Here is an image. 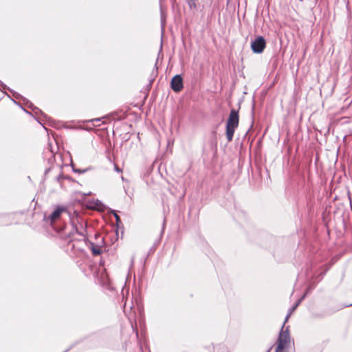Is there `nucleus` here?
<instances>
[{"label": "nucleus", "instance_id": "obj_1", "mask_svg": "<svg viewBox=\"0 0 352 352\" xmlns=\"http://www.w3.org/2000/svg\"><path fill=\"white\" fill-rule=\"evenodd\" d=\"M239 111L234 109H231L228 119L226 122V138L228 142H231L233 139L235 129L239 126Z\"/></svg>", "mask_w": 352, "mask_h": 352}, {"label": "nucleus", "instance_id": "obj_2", "mask_svg": "<svg viewBox=\"0 0 352 352\" xmlns=\"http://www.w3.org/2000/svg\"><path fill=\"white\" fill-rule=\"evenodd\" d=\"M72 223L73 229L76 231V233L80 236L78 239L80 241H85L87 239V222L81 217L77 215L75 219H72Z\"/></svg>", "mask_w": 352, "mask_h": 352}, {"label": "nucleus", "instance_id": "obj_3", "mask_svg": "<svg viewBox=\"0 0 352 352\" xmlns=\"http://www.w3.org/2000/svg\"><path fill=\"white\" fill-rule=\"evenodd\" d=\"M285 323L283 324L282 327V329L280 331L278 338L277 339L276 346H280L281 347L286 348L288 346L289 342H290V334L289 331V326L286 327L285 329H283L284 325Z\"/></svg>", "mask_w": 352, "mask_h": 352}, {"label": "nucleus", "instance_id": "obj_4", "mask_svg": "<svg viewBox=\"0 0 352 352\" xmlns=\"http://www.w3.org/2000/svg\"><path fill=\"white\" fill-rule=\"evenodd\" d=\"M266 46V41L263 36H259L255 38L251 44V49L254 53L261 54Z\"/></svg>", "mask_w": 352, "mask_h": 352}, {"label": "nucleus", "instance_id": "obj_5", "mask_svg": "<svg viewBox=\"0 0 352 352\" xmlns=\"http://www.w3.org/2000/svg\"><path fill=\"white\" fill-rule=\"evenodd\" d=\"M63 212H67L66 208L62 206H57V208L50 214H49V216L47 217L46 214H45L44 219L50 221L52 226L53 223L60 218V216Z\"/></svg>", "mask_w": 352, "mask_h": 352}, {"label": "nucleus", "instance_id": "obj_6", "mask_svg": "<svg viewBox=\"0 0 352 352\" xmlns=\"http://www.w3.org/2000/svg\"><path fill=\"white\" fill-rule=\"evenodd\" d=\"M170 87L175 92H179L183 89V78L181 75L177 74L173 77L170 81Z\"/></svg>", "mask_w": 352, "mask_h": 352}, {"label": "nucleus", "instance_id": "obj_7", "mask_svg": "<svg viewBox=\"0 0 352 352\" xmlns=\"http://www.w3.org/2000/svg\"><path fill=\"white\" fill-rule=\"evenodd\" d=\"M83 242L87 245V246L91 249L93 255L97 256L101 254V246L98 245H95L94 242H91L88 240L87 238L86 241H83Z\"/></svg>", "mask_w": 352, "mask_h": 352}, {"label": "nucleus", "instance_id": "obj_8", "mask_svg": "<svg viewBox=\"0 0 352 352\" xmlns=\"http://www.w3.org/2000/svg\"><path fill=\"white\" fill-rule=\"evenodd\" d=\"M308 292V291L299 299L298 300L296 303L289 309L288 314H287L284 323L287 322L291 314L298 307V306L300 304L302 299L305 298L306 294Z\"/></svg>", "mask_w": 352, "mask_h": 352}, {"label": "nucleus", "instance_id": "obj_9", "mask_svg": "<svg viewBox=\"0 0 352 352\" xmlns=\"http://www.w3.org/2000/svg\"><path fill=\"white\" fill-rule=\"evenodd\" d=\"M56 181L60 184L61 182V180L63 179H69V176H64L63 174H59L57 177H56Z\"/></svg>", "mask_w": 352, "mask_h": 352}, {"label": "nucleus", "instance_id": "obj_10", "mask_svg": "<svg viewBox=\"0 0 352 352\" xmlns=\"http://www.w3.org/2000/svg\"><path fill=\"white\" fill-rule=\"evenodd\" d=\"M111 212L113 214V216H114V217L116 219V221L117 225H119L120 223H121L122 221L120 219V217L116 213V212L115 210H113Z\"/></svg>", "mask_w": 352, "mask_h": 352}, {"label": "nucleus", "instance_id": "obj_11", "mask_svg": "<svg viewBox=\"0 0 352 352\" xmlns=\"http://www.w3.org/2000/svg\"><path fill=\"white\" fill-rule=\"evenodd\" d=\"M186 3L190 9L195 8L196 4L195 0H186Z\"/></svg>", "mask_w": 352, "mask_h": 352}, {"label": "nucleus", "instance_id": "obj_12", "mask_svg": "<svg viewBox=\"0 0 352 352\" xmlns=\"http://www.w3.org/2000/svg\"><path fill=\"white\" fill-rule=\"evenodd\" d=\"M161 23H162V26L163 28L165 24V15H164V13L162 8H161Z\"/></svg>", "mask_w": 352, "mask_h": 352}, {"label": "nucleus", "instance_id": "obj_13", "mask_svg": "<svg viewBox=\"0 0 352 352\" xmlns=\"http://www.w3.org/2000/svg\"><path fill=\"white\" fill-rule=\"evenodd\" d=\"M73 171L81 174L85 173L87 171V169L81 170L73 168Z\"/></svg>", "mask_w": 352, "mask_h": 352}, {"label": "nucleus", "instance_id": "obj_14", "mask_svg": "<svg viewBox=\"0 0 352 352\" xmlns=\"http://www.w3.org/2000/svg\"><path fill=\"white\" fill-rule=\"evenodd\" d=\"M68 245L69 246H71L73 249H74L76 248V245L74 244V239H71L69 241Z\"/></svg>", "mask_w": 352, "mask_h": 352}, {"label": "nucleus", "instance_id": "obj_15", "mask_svg": "<svg viewBox=\"0 0 352 352\" xmlns=\"http://www.w3.org/2000/svg\"><path fill=\"white\" fill-rule=\"evenodd\" d=\"M157 62H158V59L156 60V62H155V73H157Z\"/></svg>", "mask_w": 352, "mask_h": 352}, {"label": "nucleus", "instance_id": "obj_16", "mask_svg": "<svg viewBox=\"0 0 352 352\" xmlns=\"http://www.w3.org/2000/svg\"><path fill=\"white\" fill-rule=\"evenodd\" d=\"M115 170L117 171V172H121V169L119 168L117 166H115Z\"/></svg>", "mask_w": 352, "mask_h": 352}, {"label": "nucleus", "instance_id": "obj_17", "mask_svg": "<svg viewBox=\"0 0 352 352\" xmlns=\"http://www.w3.org/2000/svg\"><path fill=\"white\" fill-rule=\"evenodd\" d=\"M13 96H14L15 98H18V97L19 96V94L14 93V94H13Z\"/></svg>", "mask_w": 352, "mask_h": 352}, {"label": "nucleus", "instance_id": "obj_18", "mask_svg": "<svg viewBox=\"0 0 352 352\" xmlns=\"http://www.w3.org/2000/svg\"><path fill=\"white\" fill-rule=\"evenodd\" d=\"M95 121V122H99L100 121V118H96V119H94L93 120V122Z\"/></svg>", "mask_w": 352, "mask_h": 352}, {"label": "nucleus", "instance_id": "obj_19", "mask_svg": "<svg viewBox=\"0 0 352 352\" xmlns=\"http://www.w3.org/2000/svg\"><path fill=\"white\" fill-rule=\"evenodd\" d=\"M126 302L124 304V311H126Z\"/></svg>", "mask_w": 352, "mask_h": 352}, {"label": "nucleus", "instance_id": "obj_20", "mask_svg": "<svg viewBox=\"0 0 352 352\" xmlns=\"http://www.w3.org/2000/svg\"><path fill=\"white\" fill-rule=\"evenodd\" d=\"M28 107L29 108H32V104L30 102V105H28Z\"/></svg>", "mask_w": 352, "mask_h": 352}, {"label": "nucleus", "instance_id": "obj_21", "mask_svg": "<svg viewBox=\"0 0 352 352\" xmlns=\"http://www.w3.org/2000/svg\"><path fill=\"white\" fill-rule=\"evenodd\" d=\"M100 265H104V263H103L102 261H100Z\"/></svg>", "mask_w": 352, "mask_h": 352}, {"label": "nucleus", "instance_id": "obj_22", "mask_svg": "<svg viewBox=\"0 0 352 352\" xmlns=\"http://www.w3.org/2000/svg\"><path fill=\"white\" fill-rule=\"evenodd\" d=\"M24 111L28 113V114H30V112H28V111H27L26 109H24Z\"/></svg>", "mask_w": 352, "mask_h": 352}, {"label": "nucleus", "instance_id": "obj_23", "mask_svg": "<svg viewBox=\"0 0 352 352\" xmlns=\"http://www.w3.org/2000/svg\"><path fill=\"white\" fill-rule=\"evenodd\" d=\"M24 111L28 113V114H30V112H28V111H27L26 109H24Z\"/></svg>", "mask_w": 352, "mask_h": 352}, {"label": "nucleus", "instance_id": "obj_24", "mask_svg": "<svg viewBox=\"0 0 352 352\" xmlns=\"http://www.w3.org/2000/svg\"><path fill=\"white\" fill-rule=\"evenodd\" d=\"M24 111L28 113V114H30V112H28V111H27L26 109H24Z\"/></svg>", "mask_w": 352, "mask_h": 352}, {"label": "nucleus", "instance_id": "obj_25", "mask_svg": "<svg viewBox=\"0 0 352 352\" xmlns=\"http://www.w3.org/2000/svg\"><path fill=\"white\" fill-rule=\"evenodd\" d=\"M24 111L28 113V114H30V112H28V111H27L26 109H24Z\"/></svg>", "mask_w": 352, "mask_h": 352}, {"label": "nucleus", "instance_id": "obj_26", "mask_svg": "<svg viewBox=\"0 0 352 352\" xmlns=\"http://www.w3.org/2000/svg\"><path fill=\"white\" fill-rule=\"evenodd\" d=\"M272 347H270L266 352H270L271 351Z\"/></svg>", "mask_w": 352, "mask_h": 352}, {"label": "nucleus", "instance_id": "obj_27", "mask_svg": "<svg viewBox=\"0 0 352 352\" xmlns=\"http://www.w3.org/2000/svg\"><path fill=\"white\" fill-rule=\"evenodd\" d=\"M230 1H231V0H228V1H227V4H228V3H230Z\"/></svg>", "mask_w": 352, "mask_h": 352}, {"label": "nucleus", "instance_id": "obj_28", "mask_svg": "<svg viewBox=\"0 0 352 352\" xmlns=\"http://www.w3.org/2000/svg\"><path fill=\"white\" fill-rule=\"evenodd\" d=\"M351 305H352V303H351V304H350V305H346V307H350V306H351Z\"/></svg>", "mask_w": 352, "mask_h": 352}]
</instances>
